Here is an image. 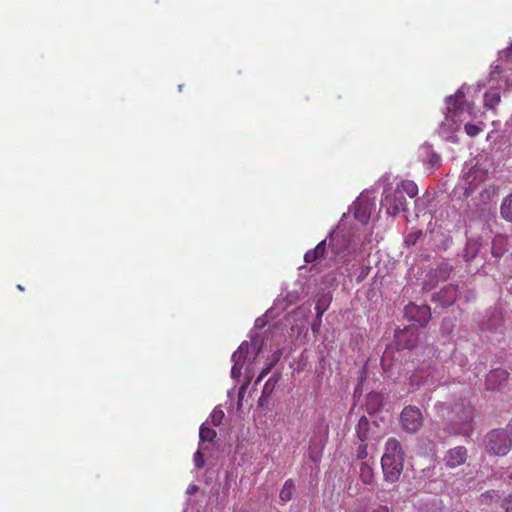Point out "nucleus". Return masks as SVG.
<instances>
[{
  "label": "nucleus",
  "mask_w": 512,
  "mask_h": 512,
  "mask_svg": "<svg viewBox=\"0 0 512 512\" xmlns=\"http://www.w3.org/2000/svg\"><path fill=\"white\" fill-rule=\"evenodd\" d=\"M280 357H281V352L280 351L274 352L272 354V358H271L269 363H273V367H274L275 364L280 360Z\"/></svg>",
  "instance_id": "obj_37"
},
{
  "label": "nucleus",
  "mask_w": 512,
  "mask_h": 512,
  "mask_svg": "<svg viewBox=\"0 0 512 512\" xmlns=\"http://www.w3.org/2000/svg\"><path fill=\"white\" fill-rule=\"evenodd\" d=\"M464 130H465V132H466V134L468 136L475 137L480 132H482L483 128L481 126H479V125H476V124L467 123L464 126Z\"/></svg>",
  "instance_id": "obj_29"
},
{
  "label": "nucleus",
  "mask_w": 512,
  "mask_h": 512,
  "mask_svg": "<svg viewBox=\"0 0 512 512\" xmlns=\"http://www.w3.org/2000/svg\"><path fill=\"white\" fill-rule=\"evenodd\" d=\"M354 217L362 223L368 222L370 218L368 205L361 202L357 203L354 210Z\"/></svg>",
  "instance_id": "obj_19"
},
{
  "label": "nucleus",
  "mask_w": 512,
  "mask_h": 512,
  "mask_svg": "<svg viewBox=\"0 0 512 512\" xmlns=\"http://www.w3.org/2000/svg\"><path fill=\"white\" fill-rule=\"evenodd\" d=\"M381 203L386 207L388 214L391 216H396L401 211L407 210L406 198L399 187H396L392 192H385Z\"/></svg>",
  "instance_id": "obj_4"
},
{
  "label": "nucleus",
  "mask_w": 512,
  "mask_h": 512,
  "mask_svg": "<svg viewBox=\"0 0 512 512\" xmlns=\"http://www.w3.org/2000/svg\"><path fill=\"white\" fill-rule=\"evenodd\" d=\"M17 288H18L19 290H21V291H23V290H24V289H23V287H22L21 285H18V286H17Z\"/></svg>",
  "instance_id": "obj_44"
},
{
  "label": "nucleus",
  "mask_w": 512,
  "mask_h": 512,
  "mask_svg": "<svg viewBox=\"0 0 512 512\" xmlns=\"http://www.w3.org/2000/svg\"><path fill=\"white\" fill-rule=\"evenodd\" d=\"M294 492H295V485H294V482L292 479H288L285 481L281 491H280V500L282 502H288L290 501L293 496H294Z\"/></svg>",
  "instance_id": "obj_18"
},
{
  "label": "nucleus",
  "mask_w": 512,
  "mask_h": 512,
  "mask_svg": "<svg viewBox=\"0 0 512 512\" xmlns=\"http://www.w3.org/2000/svg\"><path fill=\"white\" fill-rule=\"evenodd\" d=\"M217 433L214 429L207 427L205 424H202L199 431V438L201 441L212 442Z\"/></svg>",
  "instance_id": "obj_25"
},
{
  "label": "nucleus",
  "mask_w": 512,
  "mask_h": 512,
  "mask_svg": "<svg viewBox=\"0 0 512 512\" xmlns=\"http://www.w3.org/2000/svg\"><path fill=\"white\" fill-rule=\"evenodd\" d=\"M404 459V452L400 442L396 438H389L385 443V451L382 457Z\"/></svg>",
  "instance_id": "obj_14"
},
{
  "label": "nucleus",
  "mask_w": 512,
  "mask_h": 512,
  "mask_svg": "<svg viewBox=\"0 0 512 512\" xmlns=\"http://www.w3.org/2000/svg\"><path fill=\"white\" fill-rule=\"evenodd\" d=\"M435 369L431 366L417 369L410 377L411 390L415 391L422 386H433L436 383Z\"/></svg>",
  "instance_id": "obj_6"
},
{
  "label": "nucleus",
  "mask_w": 512,
  "mask_h": 512,
  "mask_svg": "<svg viewBox=\"0 0 512 512\" xmlns=\"http://www.w3.org/2000/svg\"><path fill=\"white\" fill-rule=\"evenodd\" d=\"M194 464L198 469H201L205 465L204 455L200 450H197L193 457Z\"/></svg>",
  "instance_id": "obj_32"
},
{
  "label": "nucleus",
  "mask_w": 512,
  "mask_h": 512,
  "mask_svg": "<svg viewBox=\"0 0 512 512\" xmlns=\"http://www.w3.org/2000/svg\"><path fill=\"white\" fill-rule=\"evenodd\" d=\"M358 458L364 459L367 456V444L362 442L358 447Z\"/></svg>",
  "instance_id": "obj_34"
},
{
  "label": "nucleus",
  "mask_w": 512,
  "mask_h": 512,
  "mask_svg": "<svg viewBox=\"0 0 512 512\" xmlns=\"http://www.w3.org/2000/svg\"><path fill=\"white\" fill-rule=\"evenodd\" d=\"M485 447L489 454L506 455L512 448V434L508 426L505 429L490 431L485 437Z\"/></svg>",
  "instance_id": "obj_2"
},
{
  "label": "nucleus",
  "mask_w": 512,
  "mask_h": 512,
  "mask_svg": "<svg viewBox=\"0 0 512 512\" xmlns=\"http://www.w3.org/2000/svg\"><path fill=\"white\" fill-rule=\"evenodd\" d=\"M509 378V373L502 368H497L488 373L485 385L488 390H496L504 385Z\"/></svg>",
  "instance_id": "obj_10"
},
{
  "label": "nucleus",
  "mask_w": 512,
  "mask_h": 512,
  "mask_svg": "<svg viewBox=\"0 0 512 512\" xmlns=\"http://www.w3.org/2000/svg\"><path fill=\"white\" fill-rule=\"evenodd\" d=\"M360 478L367 485L372 484L374 481L373 468L367 462H362L360 465Z\"/></svg>",
  "instance_id": "obj_20"
},
{
  "label": "nucleus",
  "mask_w": 512,
  "mask_h": 512,
  "mask_svg": "<svg viewBox=\"0 0 512 512\" xmlns=\"http://www.w3.org/2000/svg\"><path fill=\"white\" fill-rule=\"evenodd\" d=\"M506 244V238L503 236H496L492 242V254L495 257H500L503 254V248Z\"/></svg>",
  "instance_id": "obj_24"
},
{
  "label": "nucleus",
  "mask_w": 512,
  "mask_h": 512,
  "mask_svg": "<svg viewBox=\"0 0 512 512\" xmlns=\"http://www.w3.org/2000/svg\"><path fill=\"white\" fill-rule=\"evenodd\" d=\"M278 381V378L274 375L270 377L265 383L262 391V397H269L274 390V387Z\"/></svg>",
  "instance_id": "obj_27"
},
{
  "label": "nucleus",
  "mask_w": 512,
  "mask_h": 512,
  "mask_svg": "<svg viewBox=\"0 0 512 512\" xmlns=\"http://www.w3.org/2000/svg\"><path fill=\"white\" fill-rule=\"evenodd\" d=\"M500 212L505 220L512 222V194L503 199Z\"/></svg>",
  "instance_id": "obj_21"
},
{
  "label": "nucleus",
  "mask_w": 512,
  "mask_h": 512,
  "mask_svg": "<svg viewBox=\"0 0 512 512\" xmlns=\"http://www.w3.org/2000/svg\"><path fill=\"white\" fill-rule=\"evenodd\" d=\"M315 309L317 311V317L316 318H318L319 322H321L322 321V316H323V314L325 312V308H322L319 304H317Z\"/></svg>",
  "instance_id": "obj_39"
},
{
  "label": "nucleus",
  "mask_w": 512,
  "mask_h": 512,
  "mask_svg": "<svg viewBox=\"0 0 512 512\" xmlns=\"http://www.w3.org/2000/svg\"><path fill=\"white\" fill-rule=\"evenodd\" d=\"M381 465L385 481L395 483L402 474L404 459L389 458L387 455L386 457H382Z\"/></svg>",
  "instance_id": "obj_5"
},
{
  "label": "nucleus",
  "mask_w": 512,
  "mask_h": 512,
  "mask_svg": "<svg viewBox=\"0 0 512 512\" xmlns=\"http://www.w3.org/2000/svg\"><path fill=\"white\" fill-rule=\"evenodd\" d=\"M245 385H243L241 388H240V394L245 390Z\"/></svg>",
  "instance_id": "obj_43"
},
{
  "label": "nucleus",
  "mask_w": 512,
  "mask_h": 512,
  "mask_svg": "<svg viewBox=\"0 0 512 512\" xmlns=\"http://www.w3.org/2000/svg\"><path fill=\"white\" fill-rule=\"evenodd\" d=\"M210 418L214 426H219L224 418V412L220 409H214L210 415Z\"/></svg>",
  "instance_id": "obj_31"
},
{
  "label": "nucleus",
  "mask_w": 512,
  "mask_h": 512,
  "mask_svg": "<svg viewBox=\"0 0 512 512\" xmlns=\"http://www.w3.org/2000/svg\"><path fill=\"white\" fill-rule=\"evenodd\" d=\"M381 364H382V366H384V365H385V356H383V357H382V359H381Z\"/></svg>",
  "instance_id": "obj_42"
},
{
  "label": "nucleus",
  "mask_w": 512,
  "mask_h": 512,
  "mask_svg": "<svg viewBox=\"0 0 512 512\" xmlns=\"http://www.w3.org/2000/svg\"><path fill=\"white\" fill-rule=\"evenodd\" d=\"M395 337L401 348L412 349L417 345L418 337L410 327L397 332Z\"/></svg>",
  "instance_id": "obj_12"
},
{
  "label": "nucleus",
  "mask_w": 512,
  "mask_h": 512,
  "mask_svg": "<svg viewBox=\"0 0 512 512\" xmlns=\"http://www.w3.org/2000/svg\"><path fill=\"white\" fill-rule=\"evenodd\" d=\"M452 272V267L447 263L440 264L434 271L435 277L440 280H446L450 273Z\"/></svg>",
  "instance_id": "obj_26"
},
{
  "label": "nucleus",
  "mask_w": 512,
  "mask_h": 512,
  "mask_svg": "<svg viewBox=\"0 0 512 512\" xmlns=\"http://www.w3.org/2000/svg\"><path fill=\"white\" fill-rule=\"evenodd\" d=\"M441 163V158L437 154H432L430 157V164L432 167H437Z\"/></svg>",
  "instance_id": "obj_35"
},
{
  "label": "nucleus",
  "mask_w": 512,
  "mask_h": 512,
  "mask_svg": "<svg viewBox=\"0 0 512 512\" xmlns=\"http://www.w3.org/2000/svg\"><path fill=\"white\" fill-rule=\"evenodd\" d=\"M397 187L400 188L403 194H407L410 198H414L418 194V187L411 180H403Z\"/></svg>",
  "instance_id": "obj_22"
},
{
  "label": "nucleus",
  "mask_w": 512,
  "mask_h": 512,
  "mask_svg": "<svg viewBox=\"0 0 512 512\" xmlns=\"http://www.w3.org/2000/svg\"><path fill=\"white\" fill-rule=\"evenodd\" d=\"M326 240L319 242L314 249L308 250L304 255L306 263H313L319 259L324 258L326 254Z\"/></svg>",
  "instance_id": "obj_15"
},
{
  "label": "nucleus",
  "mask_w": 512,
  "mask_h": 512,
  "mask_svg": "<svg viewBox=\"0 0 512 512\" xmlns=\"http://www.w3.org/2000/svg\"><path fill=\"white\" fill-rule=\"evenodd\" d=\"M448 114L452 118H461L464 112L472 114V104L468 103L465 98V94L461 91H457L454 96L448 98Z\"/></svg>",
  "instance_id": "obj_7"
},
{
  "label": "nucleus",
  "mask_w": 512,
  "mask_h": 512,
  "mask_svg": "<svg viewBox=\"0 0 512 512\" xmlns=\"http://www.w3.org/2000/svg\"><path fill=\"white\" fill-rule=\"evenodd\" d=\"M508 429H509L510 433L512 434V419L508 423Z\"/></svg>",
  "instance_id": "obj_41"
},
{
  "label": "nucleus",
  "mask_w": 512,
  "mask_h": 512,
  "mask_svg": "<svg viewBox=\"0 0 512 512\" xmlns=\"http://www.w3.org/2000/svg\"><path fill=\"white\" fill-rule=\"evenodd\" d=\"M458 297V287L449 284L442 288L438 293L433 296V300L439 302L442 306L447 307L452 305Z\"/></svg>",
  "instance_id": "obj_11"
},
{
  "label": "nucleus",
  "mask_w": 512,
  "mask_h": 512,
  "mask_svg": "<svg viewBox=\"0 0 512 512\" xmlns=\"http://www.w3.org/2000/svg\"><path fill=\"white\" fill-rule=\"evenodd\" d=\"M372 512H389V510L386 506H378Z\"/></svg>",
  "instance_id": "obj_40"
},
{
  "label": "nucleus",
  "mask_w": 512,
  "mask_h": 512,
  "mask_svg": "<svg viewBox=\"0 0 512 512\" xmlns=\"http://www.w3.org/2000/svg\"><path fill=\"white\" fill-rule=\"evenodd\" d=\"M280 357H281V352L280 351L274 352L272 354V358H271L269 363H273V367H274L275 364L280 360Z\"/></svg>",
  "instance_id": "obj_38"
},
{
  "label": "nucleus",
  "mask_w": 512,
  "mask_h": 512,
  "mask_svg": "<svg viewBox=\"0 0 512 512\" xmlns=\"http://www.w3.org/2000/svg\"><path fill=\"white\" fill-rule=\"evenodd\" d=\"M438 412L446 420L450 434L470 436L473 431L474 408L467 400L454 404L441 403Z\"/></svg>",
  "instance_id": "obj_1"
},
{
  "label": "nucleus",
  "mask_w": 512,
  "mask_h": 512,
  "mask_svg": "<svg viewBox=\"0 0 512 512\" xmlns=\"http://www.w3.org/2000/svg\"><path fill=\"white\" fill-rule=\"evenodd\" d=\"M369 421L365 416H362L357 425V435L361 442L366 441L369 438Z\"/></svg>",
  "instance_id": "obj_23"
},
{
  "label": "nucleus",
  "mask_w": 512,
  "mask_h": 512,
  "mask_svg": "<svg viewBox=\"0 0 512 512\" xmlns=\"http://www.w3.org/2000/svg\"><path fill=\"white\" fill-rule=\"evenodd\" d=\"M501 101L500 92L496 88H491L484 94V106L488 109H494Z\"/></svg>",
  "instance_id": "obj_17"
},
{
  "label": "nucleus",
  "mask_w": 512,
  "mask_h": 512,
  "mask_svg": "<svg viewBox=\"0 0 512 512\" xmlns=\"http://www.w3.org/2000/svg\"><path fill=\"white\" fill-rule=\"evenodd\" d=\"M501 508L504 512H512V491L501 499Z\"/></svg>",
  "instance_id": "obj_30"
},
{
  "label": "nucleus",
  "mask_w": 512,
  "mask_h": 512,
  "mask_svg": "<svg viewBox=\"0 0 512 512\" xmlns=\"http://www.w3.org/2000/svg\"><path fill=\"white\" fill-rule=\"evenodd\" d=\"M421 410L413 405L406 406L400 414L401 427L407 433H416L423 426Z\"/></svg>",
  "instance_id": "obj_3"
},
{
  "label": "nucleus",
  "mask_w": 512,
  "mask_h": 512,
  "mask_svg": "<svg viewBox=\"0 0 512 512\" xmlns=\"http://www.w3.org/2000/svg\"><path fill=\"white\" fill-rule=\"evenodd\" d=\"M467 456V449L464 446H457L447 451L444 462L447 467L456 468L466 462Z\"/></svg>",
  "instance_id": "obj_9"
},
{
  "label": "nucleus",
  "mask_w": 512,
  "mask_h": 512,
  "mask_svg": "<svg viewBox=\"0 0 512 512\" xmlns=\"http://www.w3.org/2000/svg\"><path fill=\"white\" fill-rule=\"evenodd\" d=\"M248 343H242L239 348L233 353L232 360L234 361V365L232 367V375L240 374L243 363L246 358V353L248 350Z\"/></svg>",
  "instance_id": "obj_13"
},
{
  "label": "nucleus",
  "mask_w": 512,
  "mask_h": 512,
  "mask_svg": "<svg viewBox=\"0 0 512 512\" xmlns=\"http://www.w3.org/2000/svg\"><path fill=\"white\" fill-rule=\"evenodd\" d=\"M320 326H321V322H319L318 318H316V320L312 323V326H311L312 332L315 335L319 333Z\"/></svg>",
  "instance_id": "obj_36"
},
{
  "label": "nucleus",
  "mask_w": 512,
  "mask_h": 512,
  "mask_svg": "<svg viewBox=\"0 0 512 512\" xmlns=\"http://www.w3.org/2000/svg\"><path fill=\"white\" fill-rule=\"evenodd\" d=\"M507 493L500 494L498 490H488L480 495V503L485 505L499 504Z\"/></svg>",
  "instance_id": "obj_16"
},
{
  "label": "nucleus",
  "mask_w": 512,
  "mask_h": 512,
  "mask_svg": "<svg viewBox=\"0 0 512 512\" xmlns=\"http://www.w3.org/2000/svg\"><path fill=\"white\" fill-rule=\"evenodd\" d=\"M273 363H268L265 368L262 369L259 376L255 380V384H259L272 370Z\"/></svg>",
  "instance_id": "obj_33"
},
{
  "label": "nucleus",
  "mask_w": 512,
  "mask_h": 512,
  "mask_svg": "<svg viewBox=\"0 0 512 512\" xmlns=\"http://www.w3.org/2000/svg\"><path fill=\"white\" fill-rule=\"evenodd\" d=\"M405 314L418 322L421 327L426 326L431 317L430 308L426 305L417 306L409 304L405 307Z\"/></svg>",
  "instance_id": "obj_8"
},
{
  "label": "nucleus",
  "mask_w": 512,
  "mask_h": 512,
  "mask_svg": "<svg viewBox=\"0 0 512 512\" xmlns=\"http://www.w3.org/2000/svg\"><path fill=\"white\" fill-rule=\"evenodd\" d=\"M382 404L381 395L378 393H371L368 395V405L373 406V410H377Z\"/></svg>",
  "instance_id": "obj_28"
}]
</instances>
